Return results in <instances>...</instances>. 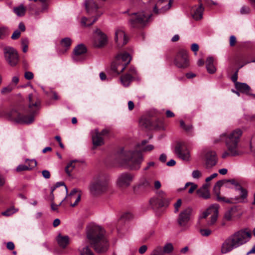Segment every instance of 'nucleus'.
I'll use <instances>...</instances> for the list:
<instances>
[{
    "label": "nucleus",
    "mask_w": 255,
    "mask_h": 255,
    "mask_svg": "<svg viewBox=\"0 0 255 255\" xmlns=\"http://www.w3.org/2000/svg\"><path fill=\"white\" fill-rule=\"evenodd\" d=\"M87 238L91 246L98 253L106 252L109 247L106 231L101 226L91 225L87 227Z\"/></svg>",
    "instance_id": "f03ea898"
},
{
    "label": "nucleus",
    "mask_w": 255,
    "mask_h": 255,
    "mask_svg": "<svg viewBox=\"0 0 255 255\" xmlns=\"http://www.w3.org/2000/svg\"><path fill=\"white\" fill-rule=\"evenodd\" d=\"M78 250L81 255H94V253L88 246L80 247Z\"/></svg>",
    "instance_id": "c9c22d12"
},
{
    "label": "nucleus",
    "mask_w": 255,
    "mask_h": 255,
    "mask_svg": "<svg viewBox=\"0 0 255 255\" xmlns=\"http://www.w3.org/2000/svg\"><path fill=\"white\" fill-rule=\"evenodd\" d=\"M116 162L122 165H127L131 170H138L143 160L141 153L121 149L116 154Z\"/></svg>",
    "instance_id": "7ed1b4c3"
},
{
    "label": "nucleus",
    "mask_w": 255,
    "mask_h": 255,
    "mask_svg": "<svg viewBox=\"0 0 255 255\" xmlns=\"http://www.w3.org/2000/svg\"><path fill=\"white\" fill-rule=\"evenodd\" d=\"M250 8L247 6H243L240 9V12L242 14H248L250 12Z\"/></svg>",
    "instance_id": "de8ad7c7"
},
{
    "label": "nucleus",
    "mask_w": 255,
    "mask_h": 255,
    "mask_svg": "<svg viewBox=\"0 0 255 255\" xmlns=\"http://www.w3.org/2000/svg\"><path fill=\"white\" fill-rule=\"evenodd\" d=\"M57 241L60 247L65 248L69 244L70 239L67 236H62L59 234L57 237Z\"/></svg>",
    "instance_id": "7c9ffc66"
},
{
    "label": "nucleus",
    "mask_w": 255,
    "mask_h": 255,
    "mask_svg": "<svg viewBox=\"0 0 255 255\" xmlns=\"http://www.w3.org/2000/svg\"><path fill=\"white\" fill-rule=\"evenodd\" d=\"M86 8L87 14L91 17H83L81 23L84 26H90L98 19L103 12L99 9L98 4L93 0H88L86 2Z\"/></svg>",
    "instance_id": "39448f33"
},
{
    "label": "nucleus",
    "mask_w": 255,
    "mask_h": 255,
    "mask_svg": "<svg viewBox=\"0 0 255 255\" xmlns=\"http://www.w3.org/2000/svg\"><path fill=\"white\" fill-rule=\"evenodd\" d=\"M232 184L235 186V190L240 192V196L236 197L234 199H230L232 203H246L247 202L248 191L243 188L242 186L235 180L232 181Z\"/></svg>",
    "instance_id": "f8f14e48"
},
{
    "label": "nucleus",
    "mask_w": 255,
    "mask_h": 255,
    "mask_svg": "<svg viewBox=\"0 0 255 255\" xmlns=\"http://www.w3.org/2000/svg\"><path fill=\"white\" fill-rule=\"evenodd\" d=\"M174 62L178 68L187 67L189 65L187 52L184 50L180 51L177 55Z\"/></svg>",
    "instance_id": "4be33fe9"
},
{
    "label": "nucleus",
    "mask_w": 255,
    "mask_h": 255,
    "mask_svg": "<svg viewBox=\"0 0 255 255\" xmlns=\"http://www.w3.org/2000/svg\"><path fill=\"white\" fill-rule=\"evenodd\" d=\"M137 71L133 67H130L127 73L121 77L120 80L125 87H128L129 85L131 82L136 77Z\"/></svg>",
    "instance_id": "aec40b11"
},
{
    "label": "nucleus",
    "mask_w": 255,
    "mask_h": 255,
    "mask_svg": "<svg viewBox=\"0 0 255 255\" xmlns=\"http://www.w3.org/2000/svg\"><path fill=\"white\" fill-rule=\"evenodd\" d=\"M234 179L219 180L214 185L213 190L218 201L225 203H233V202L231 201L229 199H226L225 197H221L220 196V188L223 185H225L226 187L229 188L230 186L228 184L231 183L232 184V181Z\"/></svg>",
    "instance_id": "ddd939ff"
},
{
    "label": "nucleus",
    "mask_w": 255,
    "mask_h": 255,
    "mask_svg": "<svg viewBox=\"0 0 255 255\" xmlns=\"http://www.w3.org/2000/svg\"><path fill=\"white\" fill-rule=\"evenodd\" d=\"M6 248L9 250H12L14 248V245L11 242H9L7 243Z\"/></svg>",
    "instance_id": "e2e57ef3"
},
{
    "label": "nucleus",
    "mask_w": 255,
    "mask_h": 255,
    "mask_svg": "<svg viewBox=\"0 0 255 255\" xmlns=\"http://www.w3.org/2000/svg\"><path fill=\"white\" fill-rule=\"evenodd\" d=\"M209 186L208 184H205L197 190V193L199 197L205 199L210 198V194L208 189Z\"/></svg>",
    "instance_id": "c756f323"
},
{
    "label": "nucleus",
    "mask_w": 255,
    "mask_h": 255,
    "mask_svg": "<svg viewBox=\"0 0 255 255\" xmlns=\"http://www.w3.org/2000/svg\"><path fill=\"white\" fill-rule=\"evenodd\" d=\"M17 211L13 208H11L7 209L5 211L2 213V215L5 216H10Z\"/></svg>",
    "instance_id": "79ce46f5"
},
{
    "label": "nucleus",
    "mask_w": 255,
    "mask_h": 255,
    "mask_svg": "<svg viewBox=\"0 0 255 255\" xmlns=\"http://www.w3.org/2000/svg\"><path fill=\"white\" fill-rule=\"evenodd\" d=\"M151 204L157 207H162L167 203L166 195L162 191H158L156 195L150 200Z\"/></svg>",
    "instance_id": "412c9836"
},
{
    "label": "nucleus",
    "mask_w": 255,
    "mask_h": 255,
    "mask_svg": "<svg viewBox=\"0 0 255 255\" xmlns=\"http://www.w3.org/2000/svg\"><path fill=\"white\" fill-rule=\"evenodd\" d=\"M150 255H164L163 254L162 247L161 246L156 247L153 250Z\"/></svg>",
    "instance_id": "a19ab883"
},
{
    "label": "nucleus",
    "mask_w": 255,
    "mask_h": 255,
    "mask_svg": "<svg viewBox=\"0 0 255 255\" xmlns=\"http://www.w3.org/2000/svg\"><path fill=\"white\" fill-rule=\"evenodd\" d=\"M175 154L181 159L185 161L190 160V154L188 149L182 143H178L174 149Z\"/></svg>",
    "instance_id": "f3484780"
},
{
    "label": "nucleus",
    "mask_w": 255,
    "mask_h": 255,
    "mask_svg": "<svg viewBox=\"0 0 255 255\" xmlns=\"http://www.w3.org/2000/svg\"><path fill=\"white\" fill-rule=\"evenodd\" d=\"M14 88V86L12 84H10L6 87H3L1 90L2 94H6L10 93Z\"/></svg>",
    "instance_id": "ea45409f"
},
{
    "label": "nucleus",
    "mask_w": 255,
    "mask_h": 255,
    "mask_svg": "<svg viewBox=\"0 0 255 255\" xmlns=\"http://www.w3.org/2000/svg\"><path fill=\"white\" fill-rule=\"evenodd\" d=\"M242 133L243 132L241 129L237 128L226 137L225 142L228 151L223 153V158H226L229 155L239 156L242 154V152L239 150L238 146V143Z\"/></svg>",
    "instance_id": "20e7f679"
},
{
    "label": "nucleus",
    "mask_w": 255,
    "mask_h": 255,
    "mask_svg": "<svg viewBox=\"0 0 255 255\" xmlns=\"http://www.w3.org/2000/svg\"><path fill=\"white\" fill-rule=\"evenodd\" d=\"M218 158L215 152L209 151L205 155V165L207 168H211L215 166L217 163Z\"/></svg>",
    "instance_id": "393cba45"
},
{
    "label": "nucleus",
    "mask_w": 255,
    "mask_h": 255,
    "mask_svg": "<svg viewBox=\"0 0 255 255\" xmlns=\"http://www.w3.org/2000/svg\"><path fill=\"white\" fill-rule=\"evenodd\" d=\"M219 206L218 204H213L210 206L205 211L202 213V218H206L210 216L207 224L209 226L214 225L218 219Z\"/></svg>",
    "instance_id": "9b49d317"
},
{
    "label": "nucleus",
    "mask_w": 255,
    "mask_h": 255,
    "mask_svg": "<svg viewBox=\"0 0 255 255\" xmlns=\"http://www.w3.org/2000/svg\"><path fill=\"white\" fill-rule=\"evenodd\" d=\"M159 160L162 162H165L166 160V155L164 153H162L160 155L159 158Z\"/></svg>",
    "instance_id": "338daca9"
},
{
    "label": "nucleus",
    "mask_w": 255,
    "mask_h": 255,
    "mask_svg": "<svg viewBox=\"0 0 255 255\" xmlns=\"http://www.w3.org/2000/svg\"><path fill=\"white\" fill-rule=\"evenodd\" d=\"M173 0H159L153 8L154 12L159 14L166 11L171 7Z\"/></svg>",
    "instance_id": "6ab92c4d"
},
{
    "label": "nucleus",
    "mask_w": 255,
    "mask_h": 255,
    "mask_svg": "<svg viewBox=\"0 0 255 255\" xmlns=\"http://www.w3.org/2000/svg\"><path fill=\"white\" fill-rule=\"evenodd\" d=\"M28 41L27 38H24L21 40V45L22 46V51L25 53L27 51Z\"/></svg>",
    "instance_id": "37998d69"
},
{
    "label": "nucleus",
    "mask_w": 255,
    "mask_h": 255,
    "mask_svg": "<svg viewBox=\"0 0 255 255\" xmlns=\"http://www.w3.org/2000/svg\"><path fill=\"white\" fill-rule=\"evenodd\" d=\"M13 11L17 15L21 16L24 15L25 12V9L23 5H20L14 8Z\"/></svg>",
    "instance_id": "4c0bfd02"
},
{
    "label": "nucleus",
    "mask_w": 255,
    "mask_h": 255,
    "mask_svg": "<svg viewBox=\"0 0 255 255\" xmlns=\"http://www.w3.org/2000/svg\"><path fill=\"white\" fill-rule=\"evenodd\" d=\"M107 42V37L100 29H97L94 34L93 44L95 47L100 48Z\"/></svg>",
    "instance_id": "dca6fc26"
},
{
    "label": "nucleus",
    "mask_w": 255,
    "mask_h": 255,
    "mask_svg": "<svg viewBox=\"0 0 255 255\" xmlns=\"http://www.w3.org/2000/svg\"><path fill=\"white\" fill-rule=\"evenodd\" d=\"M205 3L208 6L217 4L216 2L213 1L212 0H205Z\"/></svg>",
    "instance_id": "774afa93"
},
{
    "label": "nucleus",
    "mask_w": 255,
    "mask_h": 255,
    "mask_svg": "<svg viewBox=\"0 0 255 255\" xmlns=\"http://www.w3.org/2000/svg\"><path fill=\"white\" fill-rule=\"evenodd\" d=\"M204 7L201 3L195 5L192 7L191 14L194 19L199 20L202 18Z\"/></svg>",
    "instance_id": "a878e982"
},
{
    "label": "nucleus",
    "mask_w": 255,
    "mask_h": 255,
    "mask_svg": "<svg viewBox=\"0 0 255 255\" xmlns=\"http://www.w3.org/2000/svg\"><path fill=\"white\" fill-rule=\"evenodd\" d=\"M3 54L5 61L11 67L15 66L19 61V56L15 49L11 47L3 48Z\"/></svg>",
    "instance_id": "9d476101"
},
{
    "label": "nucleus",
    "mask_w": 255,
    "mask_h": 255,
    "mask_svg": "<svg viewBox=\"0 0 255 255\" xmlns=\"http://www.w3.org/2000/svg\"><path fill=\"white\" fill-rule=\"evenodd\" d=\"M72 43V40L69 37H65L62 39L60 41V44L63 50L62 52L63 53L69 49Z\"/></svg>",
    "instance_id": "473e14b6"
},
{
    "label": "nucleus",
    "mask_w": 255,
    "mask_h": 255,
    "mask_svg": "<svg viewBox=\"0 0 255 255\" xmlns=\"http://www.w3.org/2000/svg\"><path fill=\"white\" fill-rule=\"evenodd\" d=\"M237 248H239L248 243L251 239L252 234L247 230H241L230 236Z\"/></svg>",
    "instance_id": "1a4fd4ad"
},
{
    "label": "nucleus",
    "mask_w": 255,
    "mask_h": 255,
    "mask_svg": "<svg viewBox=\"0 0 255 255\" xmlns=\"http://www.w3.org/2000/svg\"><path fill=\"white\" fill-rule=\"evenodd\" d=\"M237 248V246L235 245L232 239L229 236L222 243L221 247V252L223 254H226Z\"/></svg>",
    "instance_id": "b1692460"
},
{
    "label": "nucleus",
    "mask_w": 255,
    "mask_h": 255,
    "mask_svg": "<svg viewBox=\"0 0 255 255\" xmlns=\"http://www.w3.org/2000/svg\"><path fill=\"white\" fill-rule=\"evenodd\" d=\"M147 247L146 245H143L139 249V253L140 254H143L147 250Z\"/></svg>",
    "instance_id": "680f3d73"
},
{
    "label": "nucleus",
    "mask_w": 255,
    "mask_h": 255,
    "mask_svg": "<svg viewBox=\"0 0 255 255\" xmlns=\"http://www.w3.org/2000/svg\"><path fill=\"white\" fill-rule=\"evenodd\" d=\"M237 90L239 91L241 93L245 94L248 95H252L255 97V94H252L251 93V89L250 87L246 83H237L235 86Z\"/></svg>",
    "instance_id": "c85d7f7f"
},
{
    "label": "nucleus",
    "mask_w": 255,
    "mask_h": 255,
    "mask_svg": "<svg viewBox=\"0 0 255 255\" xmlns=\"http://www.w3.org/2000/svg\"><path fill=\"white\" fill-rule=\"evenodd\" d=\"M181 204H182V201H181V199H178L176 203H175L174 206V208H175V213H176V212H177L178 211L179 208L181 206Z\"/></svg>",
    "instance_id": "603ef678"
},
{
    "label": "nucleus",
    "mask_w": 255,
    "mask_h": 255,
    "mask_svg": "<svg viewBox=\"0 0 255 255\" xmlns=\"http://www.w3.org/2000/svg\"><path fill=\"white\" fill-rule=\"evenodd\" d=\"M131 60V56L127 52L118 54L112 64L111 70L116 75L121 74L130 63Z\"/></svg>",
    "instance_id": "0eeeda50"
},
{
    "label": "nucleus",
    "mask_w": 255,
    "mask_h": 255,
    "mask_svg": "<svg viewBox=\"0 0 255 255\" xmlns=\"http://www.w3.org/2000/svg\"><path fill=\"white\" fill-rule=\"evenodd\" d=\"M78 162L77 160H73L70 161L66 165L65 167V172L67 175L70 176H71V173L73 171L74 168L76 167V164Z\"/></svg>",
    "instance_id": "f704fd0d"
},
{
    "label": "nucleus",
    "mask_w": 255,
    "mask_h": 255,
    "mask_svg": "<svg viewBox=\"0 0 255 255\" xmlns=\"http://www.w3.org/2000/svg\"><path fill=\"white\" fill-rule=\"evenodd\" d=\"M191 186L188 190V193L190 194L192 193L197 188V185L194 183H191Z\"/></svg>",
    "instance_id": "bf43d9fd"
},
{
    "label": "nucleus",
    "mask_w": 255,
    "mask_h": 255,
    "mask_svg": "<svg viewBox=\"0 0 255 255\" xmlns=\"http://www.w3.org/2000/svg\"><path fill=\"white\" fill-rule=\"evenodd\" d=\"M108 179L103 175L94 177L91 181L88 189L93 197H98L105 193L108 189Z\"/></svg>",
    "instance_id": "423d86ee"
},
{
    "label": "nucleus",
    "mask_w": 255,
    "mask_h": 255,
    "mask_svg": "<svg viewBox=\"0 0 255 255\" xmlns=\"http://www.w3.org/2000/svg\"><path fill=\"white\" fill-rule=\"evenodd\" d=\"M115 40L119 47H122L128 43V38L124 30L121 28L116 30Z\"/></svg>",
    "instance_id": "5701e85b"
},
{
    "label": "nucleus",
    "mask_w": 255,
    "mask_h": 255,
    "mask_svg": "<svg viewBox=\"0 0 255 255\" xmlns=\"http://www.w3.org/2000/svg\"><path fill=\"white\" fill-rule=\"evenodd\" d=\"M132 217V214L128 212L124 214L122 216V218L125 220H129V219H131Z\"/></svg>",
    "instance_id": "3c124183"
},
{
    "label": "nucleus",
    "mask_w": 255,
    "mask_h": 255,
    "mask_svg": "<svg viewBox=\"0 0 255 255\" xmlns=\"http://www.w3.org/2000/svg\"><path fill=\"white\" fill-rule=\"evenodd\" d=\"M20 35V31L18 30H15L11 35L12 39H17Z\"/></svg>",
    "instance_id": "864d4df0"
},
{
    "label": "nucleus",
    "mask_w": 255,
    "mask_h": 255,
    "mask_svg": "<svg viewBox=\"0 0 255 255\" xmlns=\"http://www.w3.org/2000/svg\"><path fill=\"white\" fill-rule=\"evenodd\" d=\"M87 52L86 46L83 44L76 46L73 51L72 59L76 62H81L86 59L85 54Z\"/></svg>",
    "instance_id": "4468645a"
},
{
    "label": "nucleus",
    "mask_w": 255,
    "mask_h": 255,
    "mask_svg": "<svg viewBox=\"0 0 255 255\" xmlns=\"http://www.w3.org/2000/svg\"><path fill=\"white\" fill-rule=\"evenodd\" d=\"M29 105L24 114H21L16 110H11L7 115L12 121L20 124L29 125L34 121V117L39 109L40 101L32 94L28 96Z\"/></svg>",
    "instance_id": "f257e3e1"
},
{
    "label": "nucleus",
    "mask_w": 255,
    "mask_h": 255,
    "mask_svg": "<svg viewBox=\"0 0 255 255\" xmlns=\"http://www.w3.org/2000/svg\"><path fill=\"white\" fill-rule=\"evenodd\" d=\"M163 250V254H170L173 250V246L171 243H167L166 244L163 248H162Z\"/></svg>",
    "instance_id": "58836bf2"
},
{
    "label": "nucleus",
    "mask_w": 255,
    "mask_h": 255,
    "mask_svg": "<svg viewBox=\"0 0 255 255\" xmlns=\"http://www.w3.org/2000/svg\"><path fill=\"white\" fill-rule=\"evenodd\" d=\"M213 62L214 59L212 57H209L207 58L206 61V68L207 71L210 74L214 73L216 71V68L213 64Z\"/></svg>",
    "instance_id": "2f4dec72"
},
{
    "label": "nucleus",
    "mask_w": 255,
    "mask_h": 255,
    "mask_svg": "<svg viewBox=\"0 0 255 255\" xmlns=\"http://www.w3.org/2000/svg\"><path fill=\"white\" fill-rule=\"evenodd\" d=\"M200 233L203 236L208 237L211 234L212 231L209 229H201Z\"/></svg>",
    "instance_id": "a18cd8bd"
},
{
    "label": "nucleus",
    "mask_w": 255,
    "mask_h": 255,
    "mask_svg": "<svg viewBox=\"0 0 255 255\" xmlns=\"http://www.w3.org/2000/svg\"><path fill=\"white\" fill-rule=\"evenodd\" d=\"M6 35V29L3 27H0V39H2L4 38Z\"/></svg>",
    "instance_id": "09e8293b"
},
{
    "label": "nucleus",
    "mask_w": 255,
    "mask_h": 255,
    "mask_svg": "<svg viewBox=\"0 0 255 255\" xmlns=\"http://www.w3.org/2000/svg\"><path fill=\"white\" fill-rule=\"evenodd\" d=\"M24 77L27 80H31L33 78V74L31 72L27 71L24 73Z\"/></svg>",
    "instance_id": "5fc2aeb1"
},
{
    "label": "nucleus",
    "mask_w": 255,
    "mask_h": 255,
    "mask_svg": "<svg viewBox=\"0 0 255 255\" xmlns=\"http://www.w3.org/2000/svg\"><path fill=\"white\" fill-rule=\"evenodd\" d=\"M232 209L229 210L227 211L224 215V219L228 221H231L232 218Z\"/></svg>",
    "instance_id": "c03bdc74"
},
{
    "label": "nucleus",
    "mask_w": 255,
    "mask_h": 255,
    "mask_svg": "<svg viewBox=\"0 0 255 255\" xmlns=\"http://www.w3.org/2000/svg\"><path fill=\"white\" fill-rule=\"evenodd\" d=\"M238 70H237L236 72L233 75V76L231 77V79L232 81L235 83V85L236 86V84L237 83H239L237 81L238 80Z\"/></svg>",
    "instance_id": "6e6d98bb"
},
{
    "label": "nucleus",
    "mask_w": 255,
    "mask_h": 255,
    "mask_svg": "<svg viewBox=\"0 0 255 255\" xmlns=\"http://www.w3.org/2000/svg\"><path fill=\"white\" fill-rule=\"evenodd\" d=\"M140 126L144 128H148L151 125V122L148 118L142 117L139 120Z\"/></svg>",
    "instance_id": "e433bc0d"
},
{
    "label": "nucleus",
    "mask_w": 255,
    "mask_h": 255,
    "mask_svg": "<svg viewBox=\"0 0 255 255\" xmlns=\"http://www.w3.org/2000/svg\"><path fill=\"white\" fill-rule=\"evenodd\" d=\"M92 142L95 147L101 146L104 144L103 138L97 129L92 132Z\"/></svg>",
    "instance_id": "cd10ccee"
},
{
    "label": "nucleus",
    "mask_w": 255,
    "mask_h": 255,
    "mask_svg": "<svg viewBox=\"0 0 255 255\" xmlns=\"http://www.w3.org/2000/svg\"><path fill=\"white\" fill-rule=\"evenodd\" d=\"M192 213V208L188 207L183 210L179 214L177 223L181 227H186L189 222Z\"/></svg>",
    "instance_id": "a211bd4d"
},
{
    "label": "nucleus",
    "mask_w": 255,
    "mask_h": 255,
    "mask_svg": "<svg viewBox=\"0 0 255 255\" xmlns=\"http://www.w3.org/2000/svg\"><path fill=\"white\" fill-rule=\"evenodd\" d=\"M236 43V38L235 36L232 35L230 38V45L231 46H233Z\"/></svg>",
    "instance_id": "13d9d810"
},
{
    "label": "nucleus",
    "mask_w": 255,
    "mask_h": 255,
    "mask_svg": "<svg viewBox=\"0 0 255 255\" xmlns=\"http://www.w3.org/2000/svg\"><path fill=\"white\" fill-rule=\"evenodd\" d=\"M202 175V173L198 170H193L192 173V176L193 178L199 179Z\"/></svg>",
    "instance_id": "49530a36"
},
{
    "label": "nucleus",
    "mask_w": 255,
    "mask_h": 255,
    "mask_svg": "<svg viewBox=\"0 0 255 255\" xmlns=\"http://www.w3.org/2000/svg\"><path fill=\"white\" fill-rule=\"evenodd\" d=\"M65 186V188H66V193L67 194L68 193V190H67V188L66 187V186L65 185V184L64 182H57L55 185V186L53 187V188L52 189V191L51 192H53V191L54 190V189L56 188H58L60 186Z\"/></svg>",
    "instance_id": "8fccbe9b"
},
{
    "label": "nucleus",
    "mask_w": 255,
    "mask_h": 255,
    "mask_svg": "<svg viewBox=\"0 0 255 255\" xmlns=\"http://www.w3.org/2000/svg\"><path fill=\"white\" fill-rule=\"evenodd\" d=\"M151 13L147 11L133 13L129 18V23L133 27H140L144 26L151 17Z\"/></svg>",
    "instance_id": "6e6552de"
},
{
    "label": "nucleus",
    "mask_w": 255,
    "mask_h": 255,
    "mask_svg": "<svg viewBox=\"0 0 255 255\" xmlns=\"http://www.w3.org/2000/svg\"><path fill=\"white\" fill-rule=\"evenodd\" d=\"M27 161H30L31 162L32 164L29 166H27L26 165H24V164H20L16 167V170L17 172H21V171H26V170H30L36 166L37 162L35 159H29L26 158L24 160V161L26 163L27 162Z\"/></svg>",
    "instance_id": "bb28decb"
},
{
    "label": "nucleus",
    "mask_w": 255,
    "mask_h": 255,
    "mask_svg": "<svg viewBox=\"0 0 255 255\" xmlns=\"http://www.w3.org/2000/svg\"><path fill=\"white\" fill-rule=\"evenodd\" d=\"M217 176H218V173H214L212 174L211 175H210V176L207 177L206 178L205 181L206 182H208L210 181L211 180H212L213 179L216 178Z\"/></svg>",
    "instance_id": "052dcab7"
},
{
    "label": "nucleus",
    "mask_w": 255,
    "mask_h": 255,
    "mask_svg": "<svg viewBox=\"0 0 255 255\" xmlns=\"http://www.w3.org/2000/svg\"><path fill=\"white\" fill-rule=\"evenodd\" d=\"M43 177L45 179H49L50 177V172L47 170H44L42 171Z\"/></svg>",
    "instance_id": "4d7b16f0"
},
{
    "label": "nucleus",
    "mask_w": 255,
    "mask_h": 255,
    "mask_svg": "<svg viewBox=\"0 0 255 255\" xmlns=\"http://www.w3.org/2000/svg\"><path fill=\"white\" fill-rule=\"evenodd\" d=\"M191 49L194 52H197L199 50V46L196 43H193L191 45Z\"/></svg>",
    "instance_id": "0e129e2a"
},
{
    "label": "nucleus",
    "mask_w": 255,
    "mask_h": 255,
    "mask_svg": "<svg viewBox=\"0 0 255 255\" xmlns=\"http://www.w3.org/2000/svg\"><path fill=\"white\" fill-rule=\"evenodd\" d=\"M80 199H81V196H80V195H78L76 197V200H75V202L73 204H71V206L72 207H75V206H76L77 205V204L78 203V202L80 201Z\"/></svg>",
    "instance_id": "69168bd1"
},
{
    "label": "nucleus",
    "mask_w": 255,
    "mask_h": 255,
    "mask_svg": "<svg viewBox=\"0 0 255 255\" xmlns=\"http://www.w3.org/2000/svg\"><path fill=\"white\" fill-rule=\"evenodd\" d=\"M133 175L128 172L121 174L117 181L118 186L121 188H125L130 186L133 179Z\"/></svg>",
    "instance_id": "2eb2a0df"
},
{
    "label": "nucleus",
    "mask_w": 255,
    "mask_h": 255,
    "mask_svg": "<svg viewBox=\"0 0 255 255\" xmlns=\"http://www.w3.org/2000/svg\"><path fill=\"white\" fill-rule=\"evenodd\" d=\"M147 140H143L138 145V146L140 149L141 151L143 152H149L152 150L154 147L152 144H147Z\"/></svg>",
    "instance_id": "72a5a7b5"
}]
</instances>
